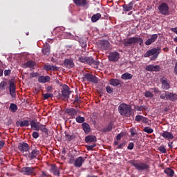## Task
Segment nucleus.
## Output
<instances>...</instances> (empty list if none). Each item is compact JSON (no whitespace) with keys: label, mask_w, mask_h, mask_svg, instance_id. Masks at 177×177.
I'll return each instance as SVG.
<instances>
[{"label":"nucleus","mask_w":177,"mask_h":177,"mask_svg":"<svg viewBox=\"0 0 177 177\" xmlns=\"http://www.w3.org/2000/svg\"><path fill=\"white\" fill-rule=\"evenodd\" d=\"M129 163L131 165L133 166L135 169L138 170V171H147L151 168L150 165L148 164L145 163L144 162H139L138 160H131Z\"/></svg>","instance_id":"f257e3e1"},{"label":"nucleus","mask_w":177,"mask_h":177,"mask_svg":"<svg viewBox=\"0 0 177 177\" xmlns=\"http://www.w3.org/2000/svg\"><path fill=\"white\" fill-rule=\"evenodd\" d=\"M119 113L124 117H131L132 115V107L126 103H121L118 106Z\"/></svg>","instance_id":"f03ea898"},{"label":"nucleus","mask_w":177,"mask_h":177,"mask_svg":"<svg viewBox=\"0 0 177 177\" xmlns=\"http://www.w3.org/2000/svg\"><path fill=\"white\" fill-rule=\"evenodd\" d=\"M78 62H82L83 64H89L90 66H98L100 61L95 60L93 57L90 56H79Z\"/></svg>","instance_id":"7ed1b4c3"},{"label":"nucleus","mask_w":177,"mask_h":177,"mask_svg":"<svg viewBox=\"0 0 177 177\" xmlns=\"http://www.w3.org/2000/svg\"><path fill=\"white\" fill-rule=\"evenodd\" d=\"M160 52L161 47L153 48L152 49L148 50V51L144 54V57H150V56H151V60H156L158 57L159 54H160Z\"/></svg>","instance_id":"20e7f679"},{"label":"nucleus","mask_w":177,"mask_h":177,"mask_svg":"<svg viewBox=\"0 0 177 177\" xmlns=\"http://www.w3.org/2000/svg\"><path fill=\"white\" fill-rule=\"evenodd\" d=\"M136 43H138L140 46H142L143 44V39H142V37H133L124 39V45L126 47L135 45Z\"/></svg>","instance_id":"39448f33"},{"label":"nucleus","mask_w":177,"mask_h":177,"mask_svg":"<svg viewBox=\"0 0 177 177\" xmlns=\"http://www.w3.org/2000/svg\"><path fill=\"white\" fill-rule=\"evenodd\" d=\"M71 93L72 91L70 90V87H68V85H63L61 97H62L64 100H67L70 97Z\"/></svg>","instance_id":"423d86ee"},{"label":"nucleus","mask_w":177,"mask_h":177,"mask_svg":"<svg viewBox=\"0 0 177 177\" xmlns=\"http://www.w3.org/2000/svg\"><path fill=\"white\" fill-rule=\"evenodd\" d=\"M158 9L159 10L160 13L162 15H169V7L167 3H160L159 7H158Z\"/></svg>","instance_id":"0eeeda50"},{"label":"nucleus","mask_w":177,"mask_h":177,"mask_svg":"<svg viewBox=\"0 0 177 177\" xmlns=\"http://www.w3.org/2000/svg\"><path fill=\"white\" fill-rule=\"evenodd\" d=\"M161 87L163 90H169L171 88V82L166 77L160 78Z\"/></svg>","instance_id":"6e6552de"},{"label":"nucleus","mask_w":177,"mask_h":177,"mask_svg":"<svg viewBox=\"0 0 177 177\" xmlns=\"http://www.w3.org/2000/svg\"><path fill=\"white\" fill-rule=\"evenodd\" d=\"M83 79L84 80L88 81V82H91L95 84L98 82V79L96 77V75H92V73H84Z\"/></svg>","instance_id":"1a4fd4ad"},{"label":"nucleus","mask_w":177,"mask_h":177,"mask_svg":"<svg viewBox=\"0 0 177 177\" xmlns=\"http://www.w3.org/2000/svg\"><path fill=\"white\" fill-rule=\"evenodd\" d=\"M39 154L40 151L37 149H34L30 153L28 151V153H25L24 156L28 160H34L36 159L37 156Z\"/></svg>","instance_id":"9d476101"},{"label":"nucleus","mask_w":177,"mask_h":177,"mask_svg":"<svg viewBox=\"0 0 177 177\" xmlns=\"http://www.w3.org/2000/svg\"><path fill=\"white\" fill-rule=\"evenodd\" d=\"M109 62H117L120 59V53L117 51L111 52L108 56Z\"/></svg>","instance_id":"9b49d317"},{"label":"nucleus","mask_w":177,"mask_h":177,"mask_svg":"<svg viewBox=\"0 0 177 177\" xmlns=\"http://www.w3.org/2000/svg\"><path fill=\"white\" fill-rule=\"evenodd\" d=\"M73 3L76 6L84 7L86 9L89 7V1L88 0H73Z\"/></svg>","instance_id":"f8f14e48"},{"label":"nucleus","mask_w":177,"mask_h":177,"mask_svg":"<svg viewBox=\"0 0 177 177\" xmlns=\"http://www.w3.org/2000/svg\"><path fill=\"white\" fill-rule=\"evenodd\" d=\"M65 113L66 114H68L71 118L75 119L76 115H77L78 111L77 109L71 107L70 109L67 108L65 109Z\"/></svg>","instance_id":"ddd939ff"},{"label":"nucleus","mask_w":177,"mask_h":177,"mask_svg":"<svg viewBox=\"0 0 177 177\" xmlns=\"http://www.w3.org/2000/svg\"><path fill=\"white\" fill-rule=\"evenodd\" d=\"M16 86L15 84L12 81H9V91H10V95H11V97L14 98L16 97Z\"/></svg>","instance_id":"4468645a"},{"label":"nucleus","mask_w":177,"mask_h":177,"mask_svg":"<svg viewBox=\"0 0 177 177\" xmlns=\"http://www.w3.org/2000/svg\"><path fill=\"white\" fill-rule=\"evenodd\" d=\"M21 172L26 176H30L35 172V167H22L21 169Z\"/></svg>","instance_id":"2eb2a0df"},{"label":"nucleus","mask_w":177,"mask_h":177,"mask_svg":"<svg viewBox=\"0 0 177 177\" xmlns=\"http://www.w3.org/2000/svg\"><path fill=\"white\" fill-rule=\"evenodd\" d=\"M63 66L66 68H74V60L72 58H67L66 59L64 60Z\"/></svg>","instance_id":"dca6fc26"},{"label":"nucleus","mask_w":177,"mask_h":177,"mask_svg":"<svg viewBox=\"0 0 177 177\" xmlns=\"http://www.w3.org/2000/svg\"><path fill=\"white\" fill-rule=\"evenodd\" d=\"M18 150L24 153V151H28L30 150V145L28 143L20 142L18 146Z\"/></svg>","instance_id":"f3484780"},{"label":"nucleus","mask_w":177,"mask_h":177,"mask_svg":"<svg viewBox=\"0 0 177 177\" xmlns=\"http://www.w3.org/2000/svg\"><path fill=\"white\" fill-rule=\"evenodd\" d=\"M99 46L102 50H108L109 49L110 43L107 39H102L99 41Z\"/></svg>","instance_id":"a211bd4d"},{"label":"nucleus","mask_w":177,"mask_h":177,"mask_svg":"<svg viewBox=\"0 0 177 177\" xmlns=\"http://www.w3.org/2000/svg\"><path fill=\"white\" fill-rule=\"evenodd\" d=\"M85 162V159L84 157H78L74 161L75 167L80 168L83 165Z\"/></svg>","instance_id":"6ab92c4d"},{"label":"nucleus","mask_w":177,"mask_h":177,"mask_svg":"<svg viewBox=\"0 0 177 177\" xmlns=\"http://www.w3.org/2000/svg\"><path fill=\"white\" fill-rule=\"evenodd\" d=\"M158 38V35L157 33H155L153 35H151V37H149L147 41H145V45L149 46L151 45V44L155 43L156 39Z\"/></svg>","instance_id":"aec40b11"},{"label":"nucleus","mask_w":177,"mask_h":177,"mask_svg":"<svg viewBox=\"0 0 177 177\" xmlns=\"http://www.w3.org/2000/svg\"><path fill=\"white\" fill-rule=\"evenodd\" d=\"M50 171L52 172L54 176H60L59 168L57 167L55 164H51Z\"/></svg>","instance_id":"412c9836"},{"label":"nucleus","mask_w":177,"mask_h":177,"mask_svg":"<svg viewBox=\"0 0 177 177\" xmlns=\"http://www.w3.org/2000/svg\"><path fill=\"white\" fill-rule=\"evenodd\" d=\"M36 66L35 61L28 60V61H27V62L24 63L22 64V68H34V66Z\"/></svg>","instance_id":"4be33fe9"},{"label":"nucleus","mask_w":177,"mask_h":177,"mask_svg":"<svg viewBox=\"0 0 177 177\" xmlns=\"http://www.w3.org/2000/svg\"><path fill=\"white\" fill-rule=\"evenodd\" d=\"M50 75H40V77H38V82L45 84L50 82Z\"/></svg>","instance_id":"5701e85b"},{"label":"nucleus","mask_w":177,"mask_h":177,"mask_svg":"<svg viewBox=\"0 0 177 177\" xmlns=\"http://www.w3.org/2000/svg\"><path fill=\"white\" fill-rule=\"evenodd\" d=\"M42 53L44 55L49 56L50 53V44L46 43L44 48H42Z\"/></svg>","instance_id":"b1692460"},{"label":"nucleus","mask_w":177,"mask_h":177,"mask_svg":"<svg viewBox=\"0 0 177 177\" xmlns=\"http://www.w3.org/2000/svg\"><path fill=\"white\" fill-rule=\"evenodd\" d=\"M134 3H135V1H130V3H128L127 5L126 3H124L122 6L124 11H125V12L131 11V10L133 9Z\"/></svg>","instance_id":"393cba45"},{"label":"nucleus","mask_w":177,"mask_h":177,"mask_svg":"<svg viewBox=\"0 0 177 177\" xmlns=\"http://www.w3.org/2000/svg\"><path fill=\"white\" fill-rule=\"evenodd\" d=\"M19 127H28L30 125V121L28 120H22V121L17 122Z\"/></svg>","instance_id":"a878e982"},{"label":"nucleus","mask_w":177,"mask_h":177,"mask_svg":"<svg viewBox=\"0 0 177 177\" xmlns=\"http://www.w3.org/2000/svg\"><path fill=\"white\" fill-rule=\"evenodd\" d=\"M161 136L166 140H174V136L171 132L164 131L163 133H162Z\"/></svg>","instance_id":"bb28decb"},{"label":"nucleus","mask_w":177,"mask_h":177,"mask_svg":"<svg viewBox=\"0 0 177 177\" xmlns=\"http://www.w3.org/2000/svg\"><path fill=\"white\" fill-rule=\"evenodd\" d=\"M177 100V94L171 92H167V100L175 102Z\"/></svg>","instance_id":"cd10ccee"},{"label":"nucleus","mask_w":177,"mask_h":177,"mask_svg":"<svg viewBox=\"0 0 177 177\" xmlns=\"http://www.w3.org/2000/svg\"><path fill=\"white\" fill-rule=\"evenodd\" d=\"M114 123L113 121L109 122L106 127H104L102 129L103 132H110L112 131V129L113 128Z\"/></svg>","instance_id":"c85d7f7f"},{"label":"nucleus","mask_w":177,"mask_h":177,"mask_svg":"<svg viewBox=\"0 0 177 177\" xmlns=\"http://www.w3.org/2000/svg\"><path fill=\"white\" fill-rule=\"evenodd\" d=\"M85 142L87 143L96 142L97 138L95 136H88L85 137Z\"/></svg>","instance_id":"c756f323"},{"label":"nucleus","mask_w":177,"mask_h":177,"mask_svg":"<svg viewBox=\"0 0 177 177\" xmlns=\"http://www.w3.org/2000/svg\"><path fill=\"white\" fill-rule=\"evenodd\" d=\"M39 130L45 133L46 136H48V129L46 128V125L39 123Z\"/></svg>","instance_id":"7c9ffc66"},{"label":"nucleus","mask_w":177,"mask_h":177,"mask_svg":"<svg viewBox=\"0 0 177 177\" xmlns=\"http://www.w3.org/2000/svg\"><path fill=\"white\" fill-rule=\"evenodd\" d=\"M65 138L68 142H71V140L75 138V136L73 133L65 132Z\"/></svg>","instance_id":"2f4dec72"},{"label":"nucleus","mask_w":177,"mask_h":177,"mask_svg":"<svg viewBox=\"0 0 177 177\" xmlns=\"http://www.w3.org/2000/svg\"><path fill=\"white\" fill-rule=\"evenodd\" d=\"M82 126L85 133H89V132H91V126L89 124L84 122Z\"/></svg>","instance_id":"473e14b6"},{"label":"nucleus","mask_w":177,"mask_h":177,"mask_svg":"<svg viewBox=\"0 0 177 177\" xmlns=\"http://www.w3.org/2000/svg\"><path fill=\"white\" fill-rule=\"evenodd\" d=\"M30 124L32 129H35V130L39 131V123H37L35 120H31Z\"/></svg>","instance_id":"72a5a7b5"},{"label":"nucleus","mask_w":177,"mask_h":177,"mask_svg":"<svg viewBox=\"0 0 177 177\" xmlns=\"http://www.w3.org/2000/svg\"><path fill=\"white\" fill-rule=\"evenodd\" d=\"M44 70L47 72L50 71H57V67L55 65H44Z\"/></svg>","instance_id":"f704fd0d"},{"label":"nucleus","mask_w":177,"mask_h":177,"mask_svg":"<svg viewBox=\"0 0 177 177\" xmlns=\"http://www.w3.org/2000/svg\"><path fill=\"white\" fill-rule=\"evenodd\" d=\"M133 75L129 73H124L121 75V79L122 80H131Z\"/></svg>","instance_id":"c9c22d12"},{"label":"nucleus","mask_w":177,"mask_h":177,"mask_svg":"<svg viewBox=\"0 0 177 177\" xmlns=\"http://www.w3.org/2000/svg\"><path fill=\"white\" fill-rule=\"evenodd\" d=\"M165 174H166L167 176L174 177L175 171H174V170L171 168H166L165 169Z\"/></svg>","instance_id":"e433bc0d"},{"label":"nucleus","mask_w":177,"mask_h":177,"mask_svg":"<svg viewBox=\"0 0 177 177\" xmlns=\"http://www.w3.org/2000/svg\"><path fill=\"white\" fill-rule=\"evenodd\" d=\"M109 84L112 86H118L120 85L121 82L118 79H111L109 80Z\"/></svg>","instance_id":"4c0bfd02"},{"label":"nucleus","mask_w":177,"mask_h":177,"mask_svg":"<svg viewBox=\"0 0 177 177\" xmlns=\"http://www.w3.org/2000/svg\"><path fill=\"white\" fill-rule=\"evenodd\" d=\"M101 13L94 14L91 17V21L96 22L101 18Z\"/></svg>","instance_id":"58836bf2"},{"label":"nucleus","mask_w":177,"mask_h":177,"mask_svg":"<svg viewBox=\"0 0 177 177\" xmlns=\"http://www.w3.org/2000/svg\"><path fill=\"white\" fill-rule=\"evenodd\" d=\"M9 109L12 113H15L18 110L17 105L15 103H11Z\"/></svg>","instance_id":"ea45409f"},{"label":"nucleus","mask_w":177,"mask_h":177,"mask_svg":"<svg viewBox=\"0 0 177 177\" xmlns=\"http://www.w3.org/2000/svg\"><path fill=\"white\" fill-rule=\"evenodd\" d=\"M160 97L161 100H165V98H166V100H168V92L162 91L161 93V91H160Z\"/></svg>","instance_id":"a19ab883"},{"label":"nucleus","mask_w":177,"mask_h":177,"mask_svg":"<svg viewBox=\"0 0 177 177\" xmlns=\"http://www.w3.org/2000/svg\"><path fill=\"white\" fill-rule=\"evenodd\" d=\"M75 121L77 122V123H84V122L85 121V118L84 117H81V115H77V117L75 118Z\"/></svg>","instance_id":"79ce46f5"},{"label":"nucleus","mask_w":177,"mask_h":177,"mask_svg":"<svg viewBox=\"0 0 177 177\" xmlns=\"http://www.w3.org/2000/svg\"><path fill=\"white\" fill-rule=\"evenodd\" d=\"M158 150L162 153V154H167V149L165 145H160L158 147Z\"/></svg>","instance_id":"37998d69"},{"label":"nucleus","mask_w":177,"mask_h":177,"mask_svg":"<svg viewBox=\"0 0 177 177\" xmlns=\"http://www.w3.org/2000/svg\"><path fill=\"white\" fill-rule=\"evenodd\" d=\"M8 86V83L6 81H2L0 83V90H6Z\"/></svg>","instance_id":"c03bdc74"},{"label":"nucleus","mask_w":177,"mask_h":177,"mask_svg":"<svg viewBox=\"0 0 177 177\" xmlns=\"http://www.w3.org/2000/svg\"><path fill=\"white\" fill-rule=\"evenodd\" d=\"M143 131L144 132H146L148 134H151V133H153V129L151 128V127H145L143 129Z\"/></svg>","instance_id":"a18cd8bd"},{"label":"nucleus","mask_w":177,"mask_h":177,"mask_svg":"<svg viewBox=\"0 0 177 177\" xmlns=\"http://www.w3.org/2000/svg\"><path fill=\"white\" fill-rule=\"evenodd\" d=\"M144 95L145 96V97H150V98H152L154 96L153 93L151 91H145V93H144Z\"/></svg>","instance_id":"49530a36"},{"label":"nucleus","mask_w":177,"mask_h":177,"mask_svg":"<svg viewBox=\"0 0 177 177\" xmlns=\"http://www.w3.org/2000/svg\"><path fill=\"white\" fill-rule=\"evenodd\" d=\"M53 94H52L51 93H46L45 94H43V97L44 98V100H48V98L50 97H53Z\"/></svg>","instance_id":"de8ad7c7"},{"label":"nucleus","mask_w":177,"mask_h":177,"mask_svg":"<svg viewBox=\"0 0 177 177\" xmlns=\"http://www.w3.org/2000/svg\"><path fill=\"white\" fill-rule=\"evenodd\" d=\"M145 69L149 72H153V64L147 65Z\"/></svg>","instance_id":"09e8293b"},{"label":"nucleus","mask_w":177,"mask_h":177,"mask_svg":"<svg viewBox=\"0 0 177 177\" xmlns=\"http://www.w3.org/2000/svg\"><path fill=\"white\" fill-rule=\"evenodd\" d=\"M161 67L160 65H153V72H160Z\"/></svg>","instance_id":"8fccbe9b"},{"label":"nucleus","mask_w":177,"mask_h":177,"mask_svg":"<svg viewBox=\"0 0 177 177\" xmlns=\"http://www.w3.org/2000/svg\"><path fill=\"white\" fill-rule=\"evenodd\" d=\"M96 147L95 143H93L91 145H86V148L88 151H91L93 150V147Z\"/></svg>","instance_id":"3c124183"},{"label":"nucleus","mask_w":177,"mask_h":177,"mask_svg":"<svg viewBox=\"0 0 177 177\" xmlns=\"http://www.w3.org/2000/svg\"><path fill=\"white\" fill-rule=\"evenodd\" d=\"M32 136L33 138L37 139L39 137V134L38 132L34 131V132H32Z\"/></svg>","instance_id":"603ef678"},{"label":"nucleus","mask_w":177,"mask_h":177,"mask_svg":"<svg viewBox=\"0 0 177 177\" xmlns=\"http://www.w3.org/2000/svg\"><path fill=\"white\" fill-rule=\"evenodd\" d=\"M106 92L108 93H113V88H111L110 86H106Z\"/></svg>","instance_id":"864d4df0"},{"label":"nucleus","mask_w":177,"mask_h":177,"mask_svg":"<svg viewBox=\"0 0 177 177\" xmlns=\"http://www.w3.org/2000/svg\"><path fill=\"white\" fill-rule=\"evenodd\" d=\"M135 121L142 122V115H137L135 118Z\"/></svg>","instance_id":"5fc2aeb1"},{"label":"nucleus","mask_w":177,"mask_h":177,"mask_svg":"<svg viewBox=\"0 0 177 177\" xmlns=\"http://www.w3.org/2000/svg\"><path fill=\"white\" fill-rule=\"evenodd\" d=\"M134 147V143L133 142H129L127 149L128 150H133Z\"/></svg>","instance_id":"6e6d98bb"},{"label":"nucleus","mask_w":177,"mask_h":177,"mask_svg":"<svg viewBox=\"0 0 177 177\" xmlns=\"http://www.w3.org/2000/svg\"><path fill=\"white\" fill-rule=\"evenodd\" d=\"M126 141H123L120 145H118V149H123L125 147Z\"/></svg>","instance_id":"4d7b16f0"},{"label":"nucleus","mask_w":177,"mask_h":177,"mask_svg":"<svg viewBox=\"0 0 177 177\" xmlns=\"http://www.w3.org/2000/svg\"><path fill=\"white\" fill-rule=\"evenodd\" d=\"M11 73V69H6L4 71V75L7 76V75H10Z\"/></svg>","instance_id":"13d9d810"},{"label":"nucleus","mask_w":177,"mask_h":177,"mask_svg":"<svg viewBox=\"0 0 177 177\" xmlns=\"http://www.w3.org/2000/svg\"><path fill=\"white\" fill-rule=\"evenodd\" d=\"M48 174L45 171H41V174L39 175V177H48Z\"/></svg>","instance_id":"bf43d9fd"},{"label":"nucleus","mask_w":177,"mask_h":177,"mask_svg":"<svg viewBox=\"0 0 177 177\" xmlns=\"http://www.w3.org/2000/svg\"><path fill=\"white\" fill-rule=\"evenodd\" d=\"M130 132H131V136H135V134H136V132L135 131V130L133 129H131Z\"/></svg>","instance_id":"052dcab7"},{"label":"nucleus","mask_w":177,"mask_h":177,"mask_svg":"<svg viewBox=\"0 0 177 177\" xmlns=\"http://www.w3.org/2000/svg\"><path fill=\"white\" fill-rule=\"evenodd\" d=\"M122 133H120L119 134H118V136H116V140H121V138H122Z\"/></svg>","instance_id":"680f3d73"},{"label":"nucleus","mask_w":177,"mask_h":177,"mask_svg":"<svg viewBox=\"0 0 177 177\" xmlns=\"http://www.w3.org/2000/svg\"><path fill=\"white\" fill-rule=\"evenodd\" d=\"M171 32L177 35V27H172V28H171Z\"/></svg>","instance_id":"e2e57ef3"},{"label":"nucleus","mask_w":177,"mask_h":177,"mask_svg":"<svg viewBox=\"0 0 177 177\" xmlns=\"http://www.w3.org/2000/svg\"><path fill=\"white\" fill-rule=\"evenodd\" d=\"M80 102V100L78 95H76L75 98L74 100V102H77V104H79Z\"/></svg>","instance_id":"0e129e2a"},{"label":"nucleus","mask_w":177,"mask_h":177,"mask_svg":"<svg viewBox=\"0 0 177 177\" xmlns=\"http://www.w3.org/2000/svg\"><path fill=\"white\" fill-rule=\"evenodd\" d=\"M5 141L0 140V149H2L3 147H4Z\"/></svg>","instance_id":"69168bd1"},{"label":"nucleus","mask_w":177,"mask_h":177,"mask_svg":"<svg viewBox=\"0 0 177 177\" xmlns=\"http://www.w3.org/2000/svg\"><path fill=\"white\" fill-rule=\"evenodd\" d=\"M174 74L177 75V61H176V62L175 63Z\"/></svg>","instance_id":"338daca9"},{"label":"nucleus","mask_w":177,"mask_h":177,"mask_svg":"<svg viewBox=\"0 0 177 177\" xmlns=\"http://www.w3.org/2000/svg\"><path fill=\"white\" fill-rule=\"evenodd\" d=\"M30 75L32 77H37L38 73H30Z\"/></svg>","instance_id":"774afa93"}]
</instances>
